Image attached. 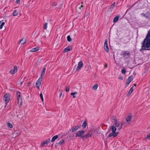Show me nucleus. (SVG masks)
<instances>
[{"label": "nucleus", "mask_w": 150, "mask_h": 150, "mask_svg": "<svg viewBox=\"0 0 150 150\" xmlns=\"http://www.w3.org/2000/svg\"><path fill=\"white\" fill-rule=\"evenodd\" d=\"M142 48L140 49V51L150 50V29L148 31L146 38L142 42Z\"/></svg>", "instance_id": "obj_1"}, {"label": "nucleus", "mask_w": 150, "mask_h": 150, "mask_svg": "<svg viewBox=\"0 0 150 150\" xmlns=\"http://www.w3.org/2000/svg\"><path fill=\"white\" fill-rule=\"evenodd\" d=\"M85 132V131L83 130L79 131L76 133V137H81V138L83 139L84 134H83Z\"/></svg>", "instance_id": "obj_2"}, {"label": "nucleus", "mask_w": 150, "mask_h": 150, "mask_svg": "<svg viewBox=\"0 0 150 150\" xmlns=\"http://www.w3.org/2000/svg\"><path fill=\"white\" fill-rule=\"evenodd\" d=\"M121 55H122L124 57L127 59L129 57L130 54L128 51H122Z\"/></svg>", "instance_id": "obj_3"}, {"label": "nucleus", "mask_w": 150, "mask_h": 150, "mask_svg": "<svg viewBox=\"0 0 150 150\" xmlns=\"http://www.w3.org/2000/svg\"><path fill=\"white\" fill-rule=\"evenodd\" d=\"M141 15L145 17L147 19H150V11H147L146 14L142 13Z\"/></svg>", "instance_id": "obj_4"}, {"label": "nucleus", "mask_w": 150, "mask_h": 150, "mask_svg": "<svg viewBox=\"0 0 150 150\" xmlns=\"http://www.w3.org/2000/svg\"><path fill=\"white\" fill-rule=\"evenodd\" d=\"M104 47L105 51H106L107 52H109V49L108 46V41L106 39L105 41Z\"/></svg>", "instance_id": "obj_5"}, {"label": "nucleus", "mask_w": 150, "mask_h": 150, "mask_svg": "<svg viewBox=\"0 0 150 150\" xmlns=\"http://www.w3.org/2000/svg\"><path fill=\"white\" fill-rule=\"evenodd\" d=\"M5 102H9L10 100V95L8 93L6 94L4 97Z\"/></svg>", "instance_id": "obj_6"}, {"label": "nucleus", "mask_w": 150, "mask_h": 150, "mask_svg": "<svg viewBox=\"0 0 150 150\" xmlns=\"http://www.w3.org/2000/svg\"><path fill=\"white\" fill-rule=\"evenodd\" d=\"M92 133L90 132H88V133L83 135V140H84L85 139H88V137L91 136Z\"/></svg>", "instance_id": "obj_7"}, {"label": "nucleus", "mask_w": 150, "mask_h": 150, "mask_svg": "<svg viewBox=\"0 0 150 150\" xmlns=\"http://www.w3.org/2000/svg\"><path fill=\"white\" fill-rule=\"evenodd\" d=\"M42 79L41 78H39V79L36 82V86L39 89L40 88V86L41 84V83L42 81Z\"/></svg>", "instance_id": "obj_8"}, {"label": "nucleus", "mask_w": 150, "mask_h": 150, "mask_svg": "<svg viewBox=\"0 0 150 150\" xmlns=\"http://www.w3.org/2000/svg\"><path fill=\"white\" fill-rule=\"evenodd\" d=\"M133 76H129L128 79L127 80V82L126 83V86L128 85L129 83L133 80Z\"/></svg>", "instance_id": "obj_9"}, {"label": "nucleus", "mask_w": 150, "mask_h": 150, "mask_svg": "<svg viewBox=\"0 0 150 150\" xmlns=\"http://www.w3.org/2000/svg\"><path fill=\"white\" fill-rule=\"evenodd\" d=\"M83 65V64L82 62L80 61L78 64V66L76 69V71H78L82 67Z\"/></svg>", "instance_id": "obj_10"}, {"label": "nucleus", "mask_w": 150, "mask_h": 150, "mask_svg": "<svg viewBox=\"0 0 150 150\" xmlns=\"http://www.w3.org/2000/svg\"><path fill=\"white\" fill-rule=\"evenodd\" d=\"M119 134L118 132H111L110 133L108 136L109 137H116L118 134Z\"/></svg>", "instance_id": "obj_11"}, {"label": "nucleus", "mask_w": 150, "mask_h": 150, "mask_svg": "<svg viewBox=\"0 0 150 150\" xmlns=\"http://www.w3.org/2000/svg\"><path fill=\"white\" fill-rule=\"evenodd\" d=\"M17 67L16 66H14L13 69H12L10 70L9 72L11 74H13L15 73L17 71Z\"/></svg>", "instance_id": "obj_12"}, {"label": "nucleus", "mask_w": 150, "mask_h": 150, "mask_svg": "<svg viewBox=\"0 0 150 150\" xmlns=\"http://www.w3.org/2000/svg\"><path fill=\"white\" fill-rule=\"evenodd\" d=\"M80 127V126H76L74 127H73L71 128V129H70L71 130L72 132H74L75 131H76L77 130H78Z\"/></svg>", "instance_id": "obj_13"}, {"label": "nucleus", "mask_w": 150, "mask_h": 150, "mask_svg": "<svg viewBox=\"0 0 150 150\" xmlns=\"http://www.w3.org/2000/svg\"><path fill=\"white\" fill-rule=\"evenodd\" d=\"M113 120H114L115 125V126L118 127L120 126V122L118 121L116 119L113 118Z\"/></svg>", "instance_id": "obj_14"}, {"label": "nucleus", "mask_w": 150, "mask_h": 150, "mask_svg": "<svg viewBox=\"0 0 150 150\" xmlns=\"http://www.w3.org/2000/svg\"><path fill=\"white\" fill-rule=\"evenodd\" d=\"M72 50V48L71 47H69V46L67 47L64 50V52H66L68 51L71 50Z\"/></svg>", "instance_id": "obj_15"}, {"label": "nucleus", "mask_w": 150, "mask_h": 150, "mask_svg": "<svg viewBox=\"0 0 150 150\" xmlns=\"http://www.w3.org/2000/svg\"><path fill=\"white\" fill-rule=\"evenodd\" d=\"M50 142V139H48L47 140L45 141L41 144V145L43 146L44 145L47 144L49 143Z\"/></svg>", "instance_id": "obj_16"}, {"label": "nucleus", "mask_w": 150, "mask_h": 150, "mask_svg": "<svg viewBox=\"0 0 150 150\" xmlns=\"http://www.w3.org/2000/svg\"><path fill=\"white\" fill-rule=\"evenodd\" d=\"M134 87L133 86L130 89V90H129V92L127 94V96H129L131 94L133 90H134Z\"/></svg>", "instance_id": "obj_17"}, {"label": "nucleus", "mask_w": 150, "mask_h": 150, "mask_svg": "<svg viewBox=\"0 0 150 150\" xmlns=\"http://www.w3.org/2000/svg\"><path fill=\"white\" fill-rule=\"evenodd\" d=\"M111 129L112 131V132H115L116 131L117 128H116L115 127L113 126H112L110 128V130Z\"/></svg>", "instance_id": "obj_18"}, {"label": "nucleus", "mask_w": 150, "mask_h": 150, "mask_svg": "<svg viewBox=\"0 0 150 150\" xmlns=\"http://www.w3.org/2000/svg\"><path fill=\"white\" fill-rule=\"evenodd\" d=\"M65 142V141L64 139H63L60 141L59 142L57 143V146H60L62 144H64Z\"/></svg>", "instance_id": "obj_19"}, {"label": "nucleus", "mask_w": 150, "mask_h": 150, "mask_svg": "<svg viewBox=\"0 0 150 150\" xmlns=\"http://www.w3.org/2000/svg\"><path fill=\"white\" fill-rule=\"evenodd\" d=\"M119 18V16H117L115 17L113 19V22L114 23H115L116 22H117L118 21Z\"/></svg>", "instance_id": "obj_20"}, {"label": "nucleus", "mask_w": 150, "mask_h": 150, "mask_svg": "<svg viewBox=\"0 0 150 150\" xmlns=\"http://www.w3.org/2000/svg\"><path fill=\"white\" fill-rule=\"evenodd\" d=\"M58 135H56L53 137L51 140V142H53L56 139L58 138Z\"/></svg>", "instance_id": "obj_21"}, {"label": "nucleus", "mask_w": 150, "mask_h": 150, "mask_svg": "<svg viewBox=\"0 0 150 150\" xmlns=\"http://www.w3.org/2000/svg\"><path fill=\"white\" fill-rule=\"evenodd\" d=\"M39 50V47H36L35 48H33L31 50V51L33 52H36L38 50Z\"/></svg>", "instance_id": "obj_22"}, {"label": "nucleus", "mask_w": 150, "mask_h": 150, "mask_svg": "<svg viewBox=\"0 0 150 150\" xmlns=\"http://www.w3.org/2000/svg\"><path fill=\"white\" fill-rule=\"evenodd\" d=\"M18 11L17 10H15L14 11L13 13V15L14 16H16L18 15Z\"/></svg>", "instance_id": "obj_23"}, {"label": "nucleus", "mask_w": 150, "mask_h": 150, "mask_svg": "<svg viewBox=\"0 0 150 150\" xmlns=\"http://www.w3.org/2000/svg\"><path fill=\"white\" fill-rule=\"evenodd\" d=\"M26 42V40L25 38H23L20 41L19 43H21L22 44H24Z\"/></svg>", "instance_id": "obj_24"}, {"label": "nucleus", "mask_w": 150, "mask_h": 150, "mask_svg": "<svg viewBox=\"0 0 150 150\" xmlns=\"http://www.w3.org/2000/svg\"><path fill=\"white\" fill-rule=\"evenodd\" d=\"M17 99L18 102V103L19 104L20 103V104L21 105L22 102V98H17Z\"/></svg>", "instance_id": "obj_25"}, {"label": "nucleus", "mask_w": 150, "mask_h": 150, "mask_svg": "<svg viewBox=\"0 0 150 150\" xmlns=\"http://www.w3.org/2000/svg\"><path fill=\"white\" fill-rule=\"evenodd\" d=\"M17 99L18 102V103L19 104L20 103V104L21 105L22 102V98H17Z\"/></svg>", "instance_id": "obj_26"}, {"label": "nucleus", "mask_w": 150, "mask_h": 150, "mask_svg": "<svg viewBox=\"0 0 150 150\" xmlns=\"http://www.w3.org/2000/svg\"><path fill=\"white\" fill-rule=\"evenodd\" d=\"M87 125V122H86V121H84L82 125V126L83 127V128L84 129V128H86Z\"/></svg>", "instance_id": "obj_27"}, {"label": "nucleus", "mask_w": 150, "mask_h": 150, "mask_svg": "<svg viewBox=\"0 0 150 150\" xmlns=\"http://www.w3.org/2000/svg\"><path fill=\"white\" fill-rule=\"evenodd\" d=\"M132 119V116H128V117L126 118V120L127 122H129Z\"/></svg>", "instance_id": "obj_28"}, {"label": "nucleus", "mask_w": 150, "mask_h": 150, "mask_svg": "<svg viewBox=\"0 0 150 150\" xmlns=\"http://www.w3.org/2000/svg\"><path fill=\"white\" fill-rule=\"evenodd\" d=\"M77 94V92L76 91L74 92V93H71V96H73V97L74 98H76V96L75 95V94Z\"/></svg>", "instance_id": "obj_29"}, {"label": "nucleus", "mask_w": 150, "mask_h": 150, "mask_svg": "<svg viewBox=\"0 0 150 150\" xmlns=\"http://www.w3.org/2000/svg\"><path fill=\"white\" fill-rule=\"evenodd\" d=\"M7 126L10 128H12L13 127L12 125L8 122L7 124Z\"/></svg>", "instance_id": "obj_30"}, {"label": "nucleus", "mask_w": 150, "mask_h": 150, "mask_svg": "<svg viewBox=\"0 0 150 150\" xmlns=\"http://www.w3.org/2000/svg\"><path fill=\"white\" fill-rule=\"evenodd\" d=\"M145 139L150 140V133L147 135L146 137L145 138Z\"/></svg>", "instance_id": "obj_31"}, {"label": "nucleus", "mask_w": 150, "mask_h": 150, "mask_svg": "<svg viewBox=\"0 0 150 150\" xmlns=\"http://www.w3.org/2000/svg\"><path fill=\"white\" fill-rule=\"evenodd\" d=\"M45 72H44V71H42L40 78H41V79H42L45 75Z\"/></svg>", "instance_id": "obj_32"}, {"label": "nucleus", "mask_w": 150, "mask_h": 150, "mask_svg": "<svg viewBox=\"0 0 150 150\" xmlns=\"http://www.w3.org/2000/svg\"><path fill=\"white\" fill-rule=\"evenodd\" d=\"M71 39L69 35H68L67 37V40L69 42H71Z\"/></svg>", "instance_id": "obj_33"}, {"label": "nucleus", "mask_w": 150, "mask_h": 150, "mask_svg": "<svg viewBox=\"0 0 150 150\" xmlns=\"http://www.w3.org/2000/svg\"><path fill=\"white\" fill-rule=\"evenodd\" d=\"M124 125V123L123 122H121V125L120 127L119 128H118V129L120 130L122 128V126Z\"/></svg>", "instance_id": "obj_34"}, {"label": "nucleus", "mask_w": 150, "mask_h": 150, "mask_svg": "<svg viewBox=\"0 0 150 150\" xmlns=\"http://www.w3.org/2000/svg\"><path fill=\"white\" fill-rule=\"evenodd\" d=\"M98 87V85L97 84H95L94 85L93 87V88L94 90H96Z\"/></svg>", "instance_id": "obj_35"}, {"label": "nucleus", "mask_w": 150, "mask_h": 150, "mask_svg": "<svg viewBox=\"0 0 150 150\" xmlns=\"http://www.w3.org/2000/svg\"><path fill=\"white\" fill-rule=\"evenodd\" d=\"M112 8L113 7H110L108 10V11L109 12H112Z\"/></svg>", "instance_id": "obj_36"}, {"label": "nucleus", "mask_w": 150, "mask_h": 150, "mask_svg": "<svg viewBox=\"0 0 150 150\" xmlns=\"http://www.w3.org/2000/svg\"><path fill=\"white\" fill-rule=\"evenodd\" d=\"M5 23L4 22H3L2 23H1L0 28L1 29L3 27V26L4 25Z\"/></svg>", "instance_id": "obj_37"}, {"label": "nucleus", "mask_w": 150, "mask_h": 150, "mask_svg": "<svg viewBox=\"0 0 150 150\" xmlns=\"http://www.w3.org/2000/svg\"><path fill=\"white\" fill-rule=\"evenodd\" d=\"M126 71V69H122L121 72L123 74H125Z\"/></svg>", "instance_id": "obj_38"}, {"label": "nucleus", "mask_w": 150, "mask_h": 150, "mask_svg": "<svg viewBox=\"0 0 150 150\" xmlns=\"http://www.w3.org/2000/svg\"><path fill=\"white\" fill-rule=\"evenodd\" d=\"M47 23H45L44 25V29H46L47 27Z\"/></svg>", "instance_id": "obj_39"}, {"label": "nucleus", "mask_w": 150, "mask_h": 150, "mask_svg": "<svg viewBox=\"0 0 150 150\" xmlns=\"http://www.w3.org/2000/svg\"><path fill=\"white\" fill-rule=\"evenodd\" d=\"M16 95L17 96L19 95H21V93L19 91H18L16 92Z\"/></svg>", "instance_id": "obj_40"}, {"label": "nucleus", "mask_w": 150, "mask_h": 150, "mask_svg": "<svg viewBox=\"0 0 150 150\" xmlns=\"http://www.w3.org/2000/svg\"><path fill=\"white\" fill-rule=\"evenodd\" d=\"M69 87H66L65 89V91L66 92H68L69 91Z\"/></svg>", "instance_id": "obj_41"}, {"label": "nucleus", "mask_w": 150, "mask_h": 150, "mask_svg": "<svg viewBox=\"0 0 150 150\" xmlns=\"http://www.w3.org/2000/svg\"><path fill=\"white\" fill-rule=\"evenodd\" d=\"M52 5L54 6H56L57 5V3L55 2H53L52 3Z\"/></svg>", "instance_id": "obj_42"}, {"label": "nucleus", "mask_w": 150, "mask_h": 150, "mask_svg": "<svg viewBox=\"0 0 150 150\" xmlns=\"http://www.w3.org/2000/svg\"><path fill=\"white\" fill-rule=\"evenodd\" d=\"M45 65L43 68V71H44V72H45V70H46V67H45Z\"/></svg>", "instance_id": "obj_43"}, {"label": "nucleus", "mask_w": 150, "mask_h": 150, "mask_svg": "<svg viewBox=\"0 0 150 150\" xmlns=\"http://www.w3.org/2000/svg\"><path fill=\"white\" fill-rule=\"evenodd\" d=\"M115 2H114L110 6V7H113L115 6Z\"/></svg>", "instance_id": "obj_44"}, {"label": "nucleus", "mask_w": 150, "mask_h": 150, "mask_svg": "<svg viewBox=\"0 0 150 150\" xmlns=\"http://www.w3.org/2000/svg\"><path fill=\"white\" fill-rule=\"evenodd\" d=\"M40 97L41 98H43V95L42 93H41L40 94Z\"/></svg>", "instance_id": "obj_45"}, {"label": "nucleus", "mask_w": 150, "mask_h": 150, "mask_svg": "<svg viewBox=\"0 0 150 150\" xmlns=\"http://www.w3.org/2000/svg\"><path fill=\"white\" fill-rule=\"evenodd\" d=\"M20 0H16V3H17V4H18L19 3Z\"/></svg>", "instance_id": "obj_46"}, {"label": "nucleus", "mask_w": 150, "mask_h": 150, "mask_svg": "<svg viewBox=\"0 0 150 150\" xmlns=\"http://www.w3.org/2000/svg\"><path fill=\"white\" fill-rule=\"evenodd\" d=\"M22 98V96L21 95H19L17 96V98Z\"/></svg>", "instance_id": "obj_47"}, {"label": "nucleus", "mask_w": 150, "mask_h": 150, "mask_svg": "<svg viewBox=\"0 0 150 150\" xmlns=\"http://www.w3.org/2000/svg\"><path fill=\"white\" fill-rule=\"evenodd\" d=\"M108 66V64H107L106 63V64H105V66H104L106 68Z\"/></svg>", "instance_id": "obj_48"}, {"label": "nucleus", "mask_w": 150, "mask_h": 150, "mask_svg": "<svg viewBox=\"0 0 150 150\" xmlns=\"http://www.w3.org/2000/svg\"><path fill=\"white\" fill-rule=\"evenodd\" d=\"M8 102H6V103H5V108L6 107V105H7L8 104Z\"/></svg>", "instance_id": "obj_49"}, {"label": "nucleus", "mask_w": 150, "mask_h": 150, "mask_svg": "<svg viewBox=\"0 0 150 150\" xmlns=\"http://www.w3.org/2000/svg\"><path fill=\"white\" fill-rule=\"evenodd\" d=\"M119 79H120L122 80L123 79V76H121V77H119Z\"/></svg>", "instance_id": "obj_50"}, {"label": "nucleus", "mask_w": 150, "mask_h": 150, "mask_svg": "<svg viewBox=\"0 0 150 150\" xmlns=\"http://www.w3.org/2000/svg\"><path fill=\"white\" fill-rule=\"evenodd\" d=\"M83 7V5H81V6H80L79 7V8L81 10V8Z\"/></svg>", "instance_id": "obj_51"}, {"label": "nucleus", "mask_w": 150, "mask_h": 150, "mask_svg": "<svg viewBox=\"0 0 150 150\" xmlns=\"http://www.w3.org/2000/svg\"><path fill=\"white\" fill-rule=\"evenodd\" d=\"M14 134H15L17 135H18V133L17 132H15L13 133Z\"/></svg>", "instance_id": "obj_52"}, {"label": "nucleus", "mask_w": 150, "mask_h": 150, "mask_svg": "<svg viewBox=\"0 0 150 150\" xmlns=\"http://www.w3.org/2000/svg\"><path fill=\"white\" fill-rule=\"evenodd\" d=\"M62 92H61L60 94H59V97L60 98L61 97V96H62Z\"/></svg>", "instance_id": "obj_53"}, {"label": "nucleus", "mask_w": 150, "mask_h": 150, "mask_svg": "<svg viewBox=\"0 0 150 150\" xmlns=\"http://www.w3.org/2000/svg\"><path fill=\"white\" fill-rule=\"evenodd\" d=\"M70 131H71V130H69V131H68V132L66 134H65L64 135L66 136V135H67L68 133Z\"/></svg>", "instance_id": "obj_54"}, {"label": "nucleus", "mask_w": 150, "mask_h": 150, "mask_svg": "<svg viewBox=\"0 0 150 150\" xmlns=\"http://www.w3.org/2000/svg\"><path fill=\"white\" fill-rule=\"evenodd\" d=\"M41 99L42 101H43V100H44L43 98H41Z\"/></svg>", "instance_id": "obj_55"}, {"label": "nucleus", "mask_w": 150, "mask_h": 150, "mask_svg": "<svg viewBox=\"0 0 150 150\" xmlns=\"http://www.w3.org/2000/svg\"><path fill=\"white\" fill-rule=\"evenodd\" d=\"M74 135H73L72 137H71V136H70L69 137L70 138H72L73 137H74Z\"/></svg>", "instance_id": "obj_56"}, {"label": "nucleus", "mask_w": 150, "mask_h": 150, "mask_svg": "<svg viewBox=\"0 0 150 150\" xmlns=\"http://www.w3.org/2000/svg\"><path fill=\"white\" fill-rule=\"evenodd\" d=\"M114 60H115V63H116V61L115 60V57H114Z\"/></svg>", "instance_id": "obj_57"}, {"label": "nucleus", "mask_w": 150, "mask_h": 150, "mask_svg": "<svg viewBox=\"0 0 150 150\" xmlns=\"http://www.w3.org/2000/svg\"><path fill=\"white\" fill-rule=\"evenodd\" d=\"M109 132H110V130H109L107 132V133H109Z\"/></svg>", "instance_id": "obj_58"}, {"label": "nucleus", "mask_w": 150, "mask_h": 150, "mask_svg": "<svg viewBox=\"0 0 150 150\" xmlns=\"http://www.w3.org/2000/svg\"><path fill=\"white\" fill-rule=\"evenodd\" d=\"M134 86H136V85H137V84H134Z\"/></svg>", "instance_id": "obj_59"}, {"label": "nucleus", "mask_w": 150, "mask_h": 150, "mask_svg": "<svg viewBox=\"0 0 150 150\" xmlns=\"http://www.w3.org/2000/svg\"><path fill=\"white\" fill-rule=\"evenodd\" d=\"M53 143L51 145L52 146H53Z\"/></svg>", "instance_id": "obj_60"}, {"label": "nucleus", "mask_w": 150, "mask_h": 150, "mask_svg": "<svg viewBox=\"0 0 150 150\" xmlns=\"http://www.w3.org/2000/svg\"><path fill=\"white\" fill-rule=\"evenodd\" d=\"M103 2H105V0H103Z\"/></svg>", "instance_id": "obj_61"}, {"label": "nucleus", "mask_w": 150, "mask_h": 150, "mask_svg": "<svg viewBox=\"0 0 150 150\" xmlns=\"http://www.w3.org/2000/svg\"><path fill=\"white\" fill-rule=\"evenodd\" d=\"M81 4H83V2H82V3H81Z\"/></svg>", "instance_id": "obj_62"}, {"label": "nucleus", "mask_w": 150, "mask_h": 150, "mask_svg": "<svg viewBox=\"0 0 150 150\" xmlns=\"http://www.w3.org/2000/svg\"><path fill=\"white\" fill-rule=\"evenodd\" d=\"M45 150H47V149H45Z\"/></svg>", "instance_id": "obj_63"}]
</instances>
